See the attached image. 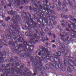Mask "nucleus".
I'll list each match as a JSON object with an SVG mask.
<instances>
[{
  "label": "nucleus",
  "instance_id": "obj_1",
  "mask_svg": "<svg viewBox=\"0 0 76 76\" xmlns=\"http://www.w3.org/2000/svg\"><path fill=\"white\" fill-rule=\"evenodd\" d=\"M39 38V37H37V35L36 34H34L31 39L30 41L33 42H34V41H35L36 42H37Z\"/></svg>",
  "mask_w": 76,
  "mask_h": 76
},
{
  "label": "nucleus",
  "instance_id": "obj_2",
  "mask_svg": "<svg viewBox=\"0 0 76 76\" xmlns=\"http://www.w3.org/2000/svg\"><path fill=\"white\" fill-rule=\"evenodd\" d=\"M47 49L43 47L42 48V51L39 53V56H41L42 55V56H44L47 54Z\"/></svg>",
  "mask_w": 76,
  "mask_h": 76
},
{
  "label": "nucleus",
  "instance_id": "obj_3",
  "mask_svg": "<svg viewBox=\"0 0 76 76\" xmlns=\"http://www.w3.org/2000/svg\"><path fill=\"white\" fill-rule=\"evenodd\" d=\"M67 70L69 72H71L73 70V67L72 66L70 65L69 67H68L67 69Z\"/></svg>",
  "mask_w": 76,
  "mask_h": 76
},
{
  "label": "nucleus",
  "instance_id": "obj_4",
  "mask_svg": "<svg viewBox=\"0 0 76 76\" xmlns=\"http://www.w3.org/2000/svg\"><path fill=\"white\" fill-rule=\"evenodd\" d=\"M32 31H29V32H26L25 34L26 36H32Z\"/></svg>",
  "mask_w": 76,
  "mask_h": 76
},
{
  "label": "nucleus",
  "instance_id": "obj_5",
  "mask_svg": "<svg viewBox=\"0 0 76 76\" xmlns=\"http://www.w3.org/2000/svg\"><path fill=\"white\" fill-rule=\"evenodd\" d=\"M52 64L51 66H52V67H53V66H54V67H55V66H56L57 64V63L55 61H53L52 62Z\"/></svg>",
  "mask_w": 76,
  "mask_h": 76
},
{
  "label": "nucleus",
  "instance_id": "obj_6",
  "mask_svg": "<svg viewBox=\"0 0 76 76\" xmlns=\"http://www.w3.org/2000/svg\"><path fill=\"white\" fill-rule=\"evenodd\" d=\"M31 23L34 27H37V23H35L34 21H32V22H31Z\"/></svg>",
  "mask_w": 76,
  "mask_h": 76
},
{
  "label": "nucleus",
  "instance_id": "obj_7",
  "mask_svg": "<svg viewBox=\"0 0 76 76\" xmlns=\"http://www.w3.org/2000/svg\"><path fill=\"white\" fill-rule=\"evenodd\" d=\"M61 16L63 17L65 19H67V17L66 15H64V13H62L61 15Z\"/></svg>",
  "mask_w": 76,
  "mask_h": 76
},
{
  "label": "nucleus",
  "instance_id": "obj_8",
  "mask_svg": "<svg viewBox=\"0 0 76 76\" xmlns=\"http://www.w3.org/2000/svg\"><path fill=\"white\" fill-rule=\"evenodd\" d=\"M39 60L40 61L39 62H38V64L39 65V66H41V61H42V59H41V58H39Z\"/></svg>",
  "mask_w": 76,
  "mask_h": 76
},
{
  "label": "nucleus",
  "instance_id": "obj_9",
  "mask_svg": "<svg viewBox=\"0 0 76 76\" xmlns=\"http://www.w3.org/2000/svg\"><path fill=\"white\" fill-rule=\"evenodd\" d=\"M69 28H72V29H74L73 28V25L70 24V25H69L68 26Z\"/></svg>",
  "mask_w": 76,
  "mask_h": 76
},
{
  "label": "nucleus",
  "instance_id": "obj_10",
  "mask_svg": "<svg viewBox=\"0 0 76 76\" xmlns=\"http://www.w3.org/2000/svg\"><path fill=\"white\" fill-rule=\"evenodd\" d=\"M61 23H62V26H65V25L64 24V20H63L61 22Z\"/></svg>",
  "mask_w": 76,
  "mask_h": 76
},
{
  "label": "nucleus",
  "instance_id": "obj_11",
  "mask_svg": "<svg viewBox=\"0 0 76 76\" xmlns=\"http://www.w3.org/2000/svg\"><path fill=\"white\" fill-rule=\"evenodd\" d=\"M60 35H61V37H62L61 39H63V41H64V39H65V41H67V40H66V39L64 38V37L65 36H62V35H61V34H60Z\"/></svg>",
  "mask_w": 76,
  "mask_h": 76
},
{
  "label": "nucleus",
  "instance_id": "obj_12",
  "mask_svg": "<svg viewBox=\"0 0 76 76\" xmlns=\"http://www.w3.org/2000/svg\"><path fill=\"white\" fill-rule=\"evenodd\" d=\"M57 54L58 56H61V52L60 51H58V53H57Z\"/></svg>",
  "mask_w": 76,
  "mask_h": 76
},
{
  "label": "nucleus",
  "instance_id": "obj_13",
  "mask_svg": "<svg viewBox=\"0 0 76 76\" xmlns=\"http://www.w3.org/2000/svg\"><path fill=\"white\" fill-rule=\"evenodd\" d=\"M58 5L60 7L61 6V4L60 1H58Z\"/></svg>",
  "mask_w": 76,
  "mask_h": 76
},
{
  "label": "nucleus",
  "instance_id": "obj_14",
  "mask_svg": "<svg viewBox=\"0 0 76 76\" xmlns=\"http://www.w3.org/2000/svg\"><path fill=\"white\" fill-rule=\"evenodd\" d=\"M23 44L24 45H28V43L26 41H25L23 43Z\"/></svg>",
  "mask_w": 76,
  "mask_h": 76
},
{
  "label": "nucleus",
  "instance_id": "obj_15",
  "mask_svg": "<svg viewBox=\"0 0 76 76\" xmlns=\"http://www.w3.org/2000/svg\"><path fill=\"white\" fill-rule=\"evenodd\" d=\"M1 43L0 45V46H1V47L0 48H2V47H3V45H2V41H3V40H1Z\"/></svg>",
  "mask_w": 76,
  "mask_h": 76
},
{
  "label": "nucleus",
  "instance_id": "obj_16",
  "mask_svg": "<svg viewBox=\"0 0 76 76\" xmlns=\"http://www.w3.org/2000/svg\"><path fill=\"white\" fill-rule=\"evenodd\" d=\"M48 56H47V57H49V58H51V55H50V54H49L48 55H47Z\"/></svg>",
  "mask_w": 76,
  "mask_h": 76
},
{
  "label": "nucleus",
  "instance_id": "obj_17",
  "mask_svg": "<svg viewBox=\"0 0 76 76\" xmlns=\"http://www.w3.org/2000/svg\"><path fill=\"white\" fill-rule=\"evenodd\" d=\"M51 7H51V8H53V7H54V4H51Z\"/></svg>",
  "mask_w": 76,
  "mask_h": 76
},
{
  "label": "nucleus",
  "instance_id": "obj_18",
  "mask_svg": "<svg viewBox=\"0 0 76 76\" xmlns=\"http://www.w3.org/2000/svg\"><path fill=\"white\" fill-rule=\"evenodd\" d=\"M73 64L75 66H76V61H74L73 62Z\"/></svg>",
  "mask_w": 76,
  "mask_h": 76
},
{
  "label": "nucleus",
  "instance_id": "obj_19",
  "mask_svg": "<svg viewBox=\"0 0 76 76\" xmlns=\"http://www.w3.org/2000/svg\"><path fill=\"white\" fill-rule=\"evenodd\" d=\"M19 45V47H18V48H20V47H22V44H20Z\"/></svg>",
  "mask_w": 76,
  "mask_h": 76
},
{
  "label": "nucleus",
  "instance_id": "obj_20",
  "mask_svg": "<svg viewBox=\"0 0 76 76\" xmlns=\"http://www.w3.org/2000/svg\"><path fill=\"white\" fill-rule=\"evenodd\" d=\"M48 37H46L45 38V39L46 41H48V40H49V39H48V38H47Z\"/></svg>",
  "mask_w": 76,
  "mask_h": 76
},
{
  "label": "nucleus",
  "instance_id": "obj_21",
  "mask_svg": "<svg viewBox=\"0 0 76 76\" xmlns=\"http://www.w3.org/2000/svg\"><path fill=\"white\" fill-rule=\"evenodd\" d=\"M46 7L47 8L46 9H45V10H46L48 11V6H47Z\"/></svg>",
  "mask_w": 76,
  "mask_h": 76
},
{
  "label": "nucleus",
  "instance_id": "obj_22",
  "mask_svg": "<svg viewBox=\"0 0 76 76\" xmlns=\"http://www.w3.org/2000/svg\"><path fill=\"white\" fill-rule=\"evenodd\" d=\"M64 64L65 65H66V61H67V60L66 59H64Z\"/></svg>",
  "mask_w": 76,
  "mask_h": 76
},
{
  "label": "nucleus",
  "instance_id": "obj_23",
  "mask_svg": "<svg viewBox=\"0 0 76 76\" xmlns=\"http://www.w3.org/2000/svg\"><path fill=\"white\" fill-rule=\"evenodd\" d=\"M42 41H44L45 40V38L44 37H42Z\"/></svg>",
  "mask_w": 76,
  "mask_h": 76
},
{
  "label": "nucleus",
  "instance_id": "obj_24",
  "mask_svg": "<svg viewBox=\"0 0 76 76\" xmlns=\"http://www.w3.org/2000/svg\"><path fill=\"white\" fill-rule=\"evenodd\" d=\"M58 11H60L61 10V8L60 7L58 8Z\"/></svg>",
  "mask_w": 76,
  "mask_h": 76
},
{
  "label": "nucleus",
  "instance_id": "obj_25",
  "mask_svg": "<svg viewBox=\"0 0 76 76\" xmlns=\"http://www.w3.org/2000/svg\"><path fill=\"white\" fill-rule=\"evenodd\" d=\"M52 47L53 48H56V45H55L54 44H53L52 45Z\"/></svg>",
  "mask_w": 76,
  "mask_h": 76
},
{
  "label": "nucleus",
  "instance_id": "obj_26",
  "mask_svg": "<svg viewBox=\"0 0 76 76\" xmlns=\"http://www.w3.org/2000/svg\"><path fill=\"white\" fill-rule=\"evenodd\" d=\"M48 35H51V32H49L48 33Z\"/></svg>",
  "mask_w": 76,
  "mask_h": 76
},
{
  "label": "nucleus",
  "instance_id": "obj_27",
  "mask_svg": "<svg viewBox=\"0 0 76 76\" xmlns=\"http://www.w3.org/2000/svg\"><path fill=\"white\" fill-rule=\"evenodd\" d=\"M53 37H54V39H55V38H56V36H55V35H54V34H53Z\"/></svg>",
  "mask_w": 76,
  "mask_h": 76
},
{
  "label": "nucleus",
  "instance_id": "obj_28",
  "mask_svg": "<svg viewBox=\"0 0 76 76\" xmlns=\"http://www.w3.org/2000/svg\"><path fill=\"white\" fill-rule=\"evenodd\" d=\"M20 40H21V41H20V42H22V40H23V38H21L20 39Z\"/></svg>",
  "mask_w": 76,
  "mask_h": 76
},
{
  "label": "nucleus",
  "instance_id": "obj_29",
  "mask_svg": "<svg viewBox=\"0 0 76 76\" xmlns=\"http://www.w3.org/2000/svg\"><path fill=\"white\" fill-rule=\"evenodd\" d=\"M58 67H61V65L59 64L58 65Z\"/></svg>",
  "mask_w": 76,
  "mask_h": 76
},
{
  "label": "nucleus",
  "instance_id": "obj_30",
  "mask_svg": "<svg viewBox=\"0 0 76 76\" xmlns=\"http://www.w3.org/2000/svg\"><path fill=\"white\" fill-rule=\"evenodd\" d=\"M70 62H71V63H72V60H69V63H70Z\"/></svg>",
  "mask_w": 76,
  "mask_h": 76
},
{
  "label": "nucleus",
  "instance_id": "obj_31",
  "mask_svg": "<svg viewBox=\"0 0 76 76\" xmlns=\"http://www.w3.org/2000/svg\"><path fill=\"white\" fill-rule=\"evenodd\" d=\"M69 19H73V18H72V16H70L69 17Z\"/></svg>",
  "mask_w": 76,
  "mask_h": 76
},
{
  "label": "nucleus",
  "instance_id": "obj_32",
  "mask_svg": "<svg viewBox=\"0 0 76 76\" xmlns=\"http://www.w3.org/2000/svg\"><path fill=\"white\" fill-rule=\"evenodd\" d=\"M51 12L52 13H54V12L53 10H51Z\"/></svg>",
  "mask_w": 76,
  "mask_h": 76
},
{
  "label": "nucleus",
  "instance_id": "obj_33",
  "mask_svg": "<svg viewBox=\"0 0 76 76\" xmlns=\"http://www.w3.org/2000/svg\"><path fill=\"white\" fill-rule=\"evenodd\" d=\"M73 32H74V34H76V31H73Z\"/></svg>",
  "mask_w": 76,
  "mask_h": 76
},
{
  "label": "nucleus",
  "instance_id": "obj_34",
  "mask_svg": "<svg viewBox=\"0 0 76 76\" xmlns=\"http://www.w3.org/2000/svg\"><path fill=\"white\" fill-rule=\"evenodd\" d=\"M29 50V51H32V50H31V49L30 48H29V50Z\"/></svg>",
  "mask_w": 76,
  "mask_h": 76
},
{
  "label": "nucleus",
  "instance_id": "obj_35",
  "mask_svg": "<svg viewBox=\"0 0 76 76\" xmlns=\"http://www.w3.org/2000/svg\"><path fill=\"white\" fill-rule=\"evenodd\" d=\"M53 23L54 24H55L56 23V21H53Z\"/></svg>",
  "mask_w": 76,
  "mask_h": 76
},
{
  "label": "nucleus",
  "instance_id": "obj_36",
  "mask_svg": "<svg viewBox=\"0 0 76 76\" xmlns=\"http://www.w3.org/2000/svg\"><path fill=\"white\" fill-rule=\"evenodd\" d=\"M52 42H55V40H52Z\"/></svg>",
  "mask_w": 76,
  "mask_h": 76
},
{
  "label": "nucleus",
  "instance_id": "obj_37",
  "mask_svg": "<svg viewBox=\"0 0 76 76\" xmlns=\"http://www.w3.org/2000/svg\"><path fill=\"white\" fill-rule=\"evenodd\" d=\"M10 17L8 16L7 17V19H10Z\"/></svg>",
  "mask_w": 76,
  "mask_h": 76
},
{
  "label": "nucleus",
  "instance_id": "obj_38",
  "mask_svg": "<svg viewBox=\"0 0 76 76\" xmlns=\"http://www.w3.org/2000/svg\"><path fill=\"white\" fill-rule=\"evenodd\" d=\"M0 22L1 23H3V20H1V21H0Z\"/></svg>",
  "mask_w": 76,
  "mask_h": 76
},
{
  "label": "nucleus",
  "instance_id": "obj_39",
  "mask_svg": "<svg viewBox=\"0 0 76 76\" xmlns=\"http://www.w3.org/2000/svg\"><path fill=\"white\" fill-rule=\"evenodd\" d=\"M25 51H28V49H25Z\"/></svg>",
  "mask_w": 76,
  "mask_h": 76
},
{
  "label": "nucleus",
  "instance_id": "obj_40",
  "mask_svg": "<svg viewBox=\"0 0 76 76\" xmlns=\"http://www.w3.org/2000/svg\"><path fill=\"white\" fill-rule=\"evenodd\" d=\"M64 52H65V53H66V51H67V50H64Z\"/></svg>",
  "mask_w": 76,
  "mask_h": 76
},
{
  "label": "nucleus",
  "instance_id": "obj_41",
  "mask_svg": "<svg viewBox=\"0 0 76 76\" xmlns=\"http://www.w3.org/2000/svg\"><path fill=\"white\" fill-rule=\"evenodd\" d=\"M39 69V67H37V69Z\"/></svg>",
  "mask_w": 76,
  "mask_h": 76
},
{
  "label": "nucleus",
  "instance_id": "obj_42",
  "mask_svg": "<svg viewBox=\"0 0 76 76\" xmlns=\"http://www.w3.org/2000/svg\"><path fill=\"white\" fill-rule=\"evenodd\" d=\"M6 21L7 22H8V20L7 19L6 20Z\"/></svg>",
  "mask_w": 76,
  "mask_h": 76
},
{
  "label": "nucleus",
  "instance_id": "obj_43",
  "mask_svg": "<svg viewBox=\"0 0 76 76\" xmlns=\"http://www.w3.org/2000/svg\"><path fill=\"white\" fill-rule=\"evenodd\" d=\"M44 35V33H42V35Z\"/></svg>",
  "mask_w": 76,
  "mask_h": 76
},
{
  "label": "nucleus",
  "instance_id": "obj_44",
  "mask_svg": "<svg viewBox=\"0 0 76 76\" xmlns=\"http://www.w3.org/2000/svg\"><path fill=\"white\" fill-rule=\"evenodd\" d=\"M34 76H36V74L35 73H34Z\"/></svg>",
  "mask_w": 76,
  "mask_h": 76
},
{
  "label": "nucleus",
  "instance_id": "obj_45",
  "mask_svg": "<svg viewBox=\"0 0 76 76\" xmlns=\"http://www.w3.org/2000/svg\"><path fill=\"white\" fill-rule=\"evenodd\" d=\"M64 53V51H63L62 52V53H63H63Z\"/></svg>",
  "mask_w": 76,
  "mask_h": 76
},
{
  "label": "nucleus",
  "instance_id": "obj_46",
  "mask_svg": "<svg viewBox=\"0 0 76 76\" xmlns=\"http://www.w3.org/2000/svg\"><path fill=\"white\" fill-rule=\"evenodd\" d=\"M46 45H48V43H46Z\"/></svg>",
  "mask_w": 76,
  "mask_h": 76
},
{
  "label": "nucleus",
  "instance_id": "obj_47",
  "mask_svg": "<svg viewBox=\"0 0 76 76\" xmlns=\"http://www.w3.org/2000/svg\"><path fill=\"white\" fill-rule=\"evenodd\" d=\"M66 31H68V29L66 28Z\"/></svg>",
  "mask_w": 76,
  "mask_h": 76
},
{
  "label": "nucleus",
  "instance_id": "obj_48",
  "mask_svg": "<svg viewBox=\"0 0 76 76\" xmlns=\"http://www.w3.org/2000/svg\"><path fill=\"white\" fill-rule=\"evenodd\" d=\"M1 61H2V60L3 61V59H2L1 60Z\"/></svg>",
  "mask_w": 76,
  "mask_h": 76
},
{
  "label": "nucleus",
  "instance_id": "obj_49",
  "mask_svg": "<svg viewBox=\"0 0 76 76\" xmlns=\"http://www.w3.org/2000/svg\"><path fill=\"white\" fill-rule=\"evenodd\" d=\"M34 16L35 18H36V16H35V15H34Z\"/></svg>",
  "mask_w": 76,
  "mask_h": 76
},
{
  "label": "nucleus",
  "instance_id": "obj_50",
  "mask_svg": "<svg viewBox=\"0 0 76 76\" xmlns=\"http://www.w3.org/2000/svg\"><path fill=\"white\" fill-rule=\"evenodd\" d=\"M63 5H64V6H66V5H65V4H63Z\"/></svg>",
  "mask_w": 76,
  "mask_h": 76
},
{
  "label": "nucleus",
  "instance_id": "obj_51",
  "mask_svg": "<svg viewBox=\"0 0 76 76\" xmlns=\"http://www.w3.org/2000/svg\"><path fill=\"white\" fill-rule=\"evenodd\" d=\"M6 45V46H7V45Z\"/></svg>",
  "mask_w": 76,
  "mask_h": 76
},
{
  "label": "nucleus",
  "instance_id": "obj_52",
  "mask_svg": "<svg viewBox=\"0 0 76 76\" xmlns=\"http://www.w3.org/2000/svg\"><path fill=\"white\" fill-rule=\"evenodd\" d=\"M12 13H13V11H12Z\"/></svg>",
  "mask_w": 76,
  "mask_h": 76
},
{
  "label": "nucleus",
  "instance_id": "obj_53",
  "mask_svg": "<svg viewBox=\"0 0 76 76\" xmlns=\"http://www.w3.org/2000/svg\"><path fill=\"white\" fill-rule=\"evenodd\" d=\"M51 18H52V19H53V17H51Z\"/></svg>",
  "mask_w": 76,
  "mask_h": 76
},
{
  "label": "nucleus",
  "instance_id": "obj_54",
  "mask_svg": "<svg viewBox=\"0 0 76 76\" xmlns=\"http://www.w3.org/2000/svg\"><path fill=\"white\" fill-rule=\"evenodd\" d=\"M69 4H70V2H69Z\"/></svg>",
  "mask_w": 76,
  "mask_h": 76
},
{
  "label": "nucleus",
  "instance_id": "obj_55",
  "mask_svg": "<svg viewBox=\"0 0 76 76\" xmlns=\"http://www.w3.org/2000/svg\"><path fill=\"white\" fill-rule=\"evenodd\" d=\"M9 6H11L10 4V5H9Z\"/></svg>",
  "mask_w": 76,
  "mask_h": 76
},
{
  "label": "nucleus",
  "instance_id": "obj_56",
  "mask_svg": "<svg viewBox=\"0 0 76 76\" xmlns=\"http://www.w3.org/2000/svg\"><path fill=\"white\" fill-rule=\"evenodd\" d=\"M31 21L32 20L31 19Z\"/></svg>",
  "mask_w": 76,
  "mask_h": 76
},
{
  "label": "nucleus",
  "instance_id": "obj_57",
  "mask_svg": "<svg viewBox=\"0 0 76 76\" xmlns=\"http://www.w3.org/2000/svg\"><path fill=\"white\" fill-rule=\"evenodd\" d=\"M5 72L6 73V70L5 71Z\"/></svg>",
  "mask_w": 76,
  "mask_h": 76
},
{
  "label": "nucleus",
  "instance_id": "obj_58",
  "mask_svg": "<svg viewBox=\"0 0 76 76\" xmlns=\"http://www.w3.org/2000/svg\"><path fill=\"white\" fill-rule=\"evenodd\" d=\"M55 58H56V57H55Z\"/></svg>",
  "mask_w": 76,
  "mask_h": 76
},
{
  "label": "nucleus",
  "instance_id": "obj_59",
  "mask_svg": "<svg viewBox=\"0 0 76 76\" xmlns=\"http://www.w3.org/2000/svg\"><path fill=\"white\" fill-rule=\"evenodd\" d=\"M64 0L65 1H66V0Z\"/></svg>",
  "mask_w": 76,
  "mask_h": 76
},
{
  "label": "nucleus",
  "instance_id": "obj_60",
  "mask_svg": "<svg viewBox=\"0 0 76 76\" xmlns=\"http://www.w3.org/2000/svg\"><path fill=\"white\" fill-rule=\"evenodd\" d=\"M46 4L47 3V2H46Z\"/></svg>",
  "mask_w": 76,
  "mask_h": 76
},
{
  "label": "nucleus",
  "instance_id": "obj_61",
  "mask_svg": "<svg viewBox=\"0 0 76 76\" xmlns=\"http://www.w3.org/2000/svg\"><path fill=\"white\" fill-rule=\"evenodd\" d=\"M27 23H28V22H27Z\"/></svg>",
  "mask_w": 76,
  "mask_h": 76
},
{
  "label": "nucleus",
  "instance_id": "obj_62",
  "mask_svg": "<svg viewBox=\"0 0 76 76\" xmlns=\"http://www.w3.org/2000/svg\"><path fill=\"white\" fill-rule=\"evenodd\" d=\"M16 42H15V43H16Z\"/></svg>",
  "mask_w": 76,
  "mask_h": 76
},
{
  "label": "nucleus",
  "instance_id": "obj_63",
  "mask_svg": "<svg viewBox=\"0 0 76 76\" xmlns=\"http://www.w3.org/2000/svg\"><path fill=\"white\" fill-rule=\"evenodd\" d=\"M3 41H4V40Z\"/></svg>",
  "mask_w": 76,
  "mask_h": 76
},
{
  "label": "nucleus",
  "instance_id": "obj_64",
  "mask_svg": "<svg viewBox=\"0 0 76 76\" xmlns=\"http://www.w3.org/2000/svg\"><path fill=\"white\" fill-rule=\"evenodd\" d=\"M64 48H63V49H64Z\"/></svg>",
  "mask_w": 76,
  "mask_h": 76
}]
</instances>
